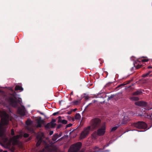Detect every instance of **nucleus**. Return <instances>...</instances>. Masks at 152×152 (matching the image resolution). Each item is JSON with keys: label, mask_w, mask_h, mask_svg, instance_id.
<instances>
[{"label": "nucleus", "mask_w": 152, "mask_h": 152, "mask_svg": "<svg viewBox=\"0 0 152 152\" xmlns=\"http://www.w3.org/2000/svg\"><path fill=\"white\" fill-rule=\"evenodd\" d=\"M10 90L13 92V93L10 94V96L7 98V101L9 103L10 105L14 107H17L18 106V103L21 105H22L21 99H18L16 96V92L14 91L12 88H11Z\"/></svg>", "instance_id": "f257e3e1"}, {"label": "nucleus", "mask_w": 152, "mask_h": 152, "mask_svg": "<svg viewBox=\"0 0 152 152\" xmlns=\"http://www.w3.org/2000/svg\"><path fill=\"white\" fill-rule=\"evenodd\" d=\"M2 113L3 117L1 118L0 123V136L1 137L3 135V134L1 132L3 127L4 126L8 124L9 120V116L5 111H4Z\"/></svg>", "instance_id": "f03ea898"}, {"label": "nucleus", "mask_w": 152, "mask_h": 152, "mask_svg": "<svg viewBox=\"0 0 152 152\" xmlns=\"http://www.w3.org/2000/svg\"><path fill=\"white\" fill-rule=\"evenodd\" d=\"M101 120L98 118H95L92 119L90 122L91 128L95 129L100 127L101 126Z\"/></svg>", "instance_id": "7ed1b4c3"}, {"label": "nucleus", "mask_w": 152, "mask_h": 152, "mask_svg": "<svg viewBox=\"0 0 152 152\" xmlns=\"http://www.w3.org/2000/svg\"><path fill=\"white\" fill-rule=\"evenodd\" d=\"M131 126L139 129H145L147 127V125L145 122L140 121L133 123L132 124Z\"/></svg>", "instance_id": "20e7f679"}, {"label": "nucleus", "mask_w": 152, "mask_h": 152, "mask_svg": "<svg viewBox=\"0 0 152 152\" xmlns=\"http://www.w3.org/2000/svg\"><path fill=\"white\" fill-rule=\"evenodd\" d=\"M82 146L81 142H78L71 145L68 150V152H77Z\"/></svg>", "instance_id": "39448f33"}, {"label": "nucleus", "mask_w": 152, "mask_h": 152, "mask_svg": "<svg viewBox=\"0 0 152 152\" xmlns=\"http://www.w3.org/2000/svg\"><path fill=\"white\" fill-rule=\"evenodd\" d=\"M90 130L91 127L90 126L84 128L80 133V138L83 139L86 137L89 134Z\"/></svg>", "instance_id": "423d86ee"}, {"label": "nucleus", "mask_w": 152, "mask_h": 152, "mask_svg": "<svg viewBox=\"0 0 152 152\" xmlns=\"http://www.w3.org/2000/svg\"><path fill=\"white\" fill-rule=\"evenodd\" d=\"M18 113L22 116H24L25 115L26 110L25 107L21 105L20 107H19L18 109Z\"/></svg>", "instance_id": "0eeeda50"}, {"label": "nucleus", "mask_w": 152, "mask_h": 152, "mask_svg": "<svg viewBox=\"0 0 152 152\" xmlns=\"http://www.w3.org/2000/svg\"><path fill=\"white\" fill-rule=\"evenodd\" d=\"M106 127L104 126L99 128L97 130V133L99 136L103 135L105 132Z\"/></svg>", "instance_id": "6e6552de"}, {"label": "nucleus", "mask_w": 152, "mask_h": 152, "mask_svg": "<svg viewBox=\"0 0 152 152\" xmlns=\"http://www.w3.org/2000/svg\"><path fill=\"white\" fill-rule=\"evenodd\" d=\"M135 104L136 105L144 107H145L147 105V103L146 102L143 101L137 102H135Z\"/></svg>", "instance_id": "1a4fd4ad"}, {"label": "nucleus", "mask_w": 152, "mask_h": 152, "mask_svg": "<svg viewBox=\"0 0 152 152\" xmlns=\"http://www.w3.org/2000/svg\"><path fill=\"white\" fill-rule=\"evenodd\" d=\"M4 144V145H6V147H8L11 144L10 142H7L8 141V138L5 137H4L3 138Z\"/></svg>", "instance_id": "9d476101"}, {"label": "nucleus", "mask_w": 152, "mask_h": 152, "mask_svg": "<svg viewBox=\"0 0 152 152\" xmlns=\"http://www.w3.org/2000/svg\"><path fill=\"white\" fill-rule=\"evenodd\" d=\"M52 151L51 147L49 145H47L45 146L42 150L39 152H51Z\"/></svg>", "instance_id": "9b49d317"}, {"label": "nucleus", "mask_w": 152, "mask_h": 152, "mask_svg": "<svg viewBox=\"0 0 152 152\" xmlns=\"http://www.w3.org/2000/svg\"><path fill=\"white\" fill-rule=\"evenodd\" d=\"M37 139L38 140V141L36 143V146L38 147L40 145L41 143L43 140L42 137L40 136L39 135L37 136Z\"/></svg>", "instance_id": "f8f14e48"}, {"label": "nucleus", "mask_w": 152, "mask_h": 152, "mask_svg": "<svg viewBox=\"0 0 152 152\" xmlns=\"http://www.w3.org/2000/svg\"><path fill=\"white\" fill-rule=\"evenodd\" d=\"M129 120V118L127 116H124V118L122 119L121 122V124H125L127 123V122Z\"/></svg>", "instance_id": "ddd939ff"}, {"label": "nucleus", "mask_w": 152, "mask_h": 152, "mask_svg": "<svg viewBox=\"0 0 152 152\" xmlns=\"http://www.w3.org/2000/svg\"><path fill=\"white\" fill-rule=\"evenodd\" d=\"M61 118V116H59L58 117V122L64 124H67V121L65 120L62 119Z\"/></svg>", "instance_id": "4468645a"}, {"label": "nucleus", "mask_w": 152, "mask_h": 152, "mask_svg": "<svg viewBox=\"0 0 152 152\" xmlns=\"http://www.w3.org/2000/svg\"><path fill=\"white\" fill-rule=\"evenodd\" d=\"M98 136H99L97 132L96 131H95L91 134V137L93 139L96 140L98 138Z\"/></svg>", "instance_id": "2eb2a0df"}, {"label": "nucleus", "mask_w": 152, "mask_h": 152, "mask_svg": "<svg viewBox=\"0 0 152 152\" xmlns=\"http://www.w3.org/2000/svg\"><path fill=\"white\" fill-rule=\"evenodd\" d=\"M142 93V90L141 89H139L137 90L136 91L134 92L132 94V95L134 96H137L140 95Z\"/></svg>", "instance_id": "dca6fc26"}, {"label": "nucleus", "mask_w": 152, "mask_h": 152, "mask_svg": "<svg viewBox=\"0 0 152 152\" xmlns=\"http://www.w3.org/2000/svg\"><path fill=\"white\" fill-rule=\"evenodd\" d=\"M15 91L21 90L23 91V88L21 86L17 85L15 86Z\"/></svg>", "instance_id": "f3484780"}, {"label": "nucleus", "mask_w": 152, "mask_h": 152, "mask_svg": "<svg viewBox=\"0 0 152 152\" xmlns=\"http://www.w3.org/2000/svg\"><path fill=\"white\" fill-rule=\"evenodd\" d=\"M59 137L58 136V134H55L53 136L52 140L53 141H55Z\"/></svg>", "instance_id": "a211bd4d"}, {"label": "nucleus", "mask_w": 152, "mask_h": 152, "mask_svg": "<svg viewBox=\"0 0 152 152\" xmlns=\"http://www.w3.org/2000/svg\"><path fill=\"white\" fill-rule=\"evenodd\" d=\"M117 125H118V126H115L112 128V129H111V132L114 131L116 130L118 128V127L120 126L121 125V123L120 122H119L117 124Z\"/></svg>", "instance_id": "6ab92c4d"}, {"label": "nucleus", "mask_w": 152, "mask_h": 152, "mask_svg": "<svg viewBox=\"0 0 152 152\" xmlns=\"http://www.w3.org/2000/svg\"><path fill=\"white\" fill-rule=\"evenodd\" d=\"M130 99L131 100L134 101H137L139 100V98L138 97L133 96L130 98Z\"/></svg>", "instance_id": "aec40b11"}, {"label": "nucleus", "mask_w": 152, "mask_h": 152, "mask_svg": "<svg viewBox=\"0 0 152 152\" xmlns=\"http://www.w3.org/2000/svg\"><path fill=\"white\" fill-rule=\"evenodd\" d=\"M32 121L30 119H28L26 121V124L27 125H30L32 124Z\"/></svg>", "instance_id": "412c9836"}, {"label": "nucleus", "mask_w": 152, "mask_h": 152, "mask_svg": "<svg viewBox=\"0 0 152 152\" xmlns=\"http://www.w3.org/2000/svg\"><path fill=\"white\" fill-rule=\"evenodd\" d=\"M80 117V115L79 113H76L75 117V118L76 119H79Z\"/></svg>", "instance_id": "4be33fe9"}, {"label": "nucleus", "mask_w": 152, "mask_h": 152, "mask_svg": "<svg viewBox=\"0 0 152 152\" xmlns=\"http://www.w3.org/2000/svg\"><path fill=\"white\" fill-rule=\"evenodd\" d=\"M80 103V101L76 100L72 102V103L75 105H77Z\"/></svg>", "instance_id": "5701e85b"}, {"label": "nucleus", "mask_w": 152, "mask_h": 152, "mask_svg": "<svg viewBox=\"0 0 152 152\" xmlns=\"http://www.w3.org/2000/svg\"><path fill=\"white\" fill-rule=\"evenodd\" d=\"M42 126V123L39 121V120L38 121L37 124V128H40Z\"/></svg>", "instance_id": "b1692460"}, {"label": "nucleus", "mask_w": 152, "mask_h": 152, "mask_svg": "<svg viewBox=\"0 0 152 152\" xmlns=\"http://www.w3.org/2000/svg\"><path fill=\"white\" fill-rule=\"evenodd\" d=\"M50 124L51 125V126L52 128H54L55 127L56 124V123H50Z\"/></svg>", "instance_id": "393cba45"}, {"label": "nucleus", "mask_w": 152, "mask_h": 152, "mask_svg": "<svg viewBox=\"0 0 152 152\" xmlns=\"http://www.w3.org/2000/svg\"><path fill=\"white\" fill-rule=\"evenodd\" d=\"M50 127H51V125L50 124V123H48L45 126V127L46 128H50Z\"/></svg>", "instance_id": "a878e982"}, {"label": "nucleus", "mask_w": 152, "mask_h": 152, "mask_svg": "<svg viewBox=\"0 0 152 152\" xmlns=\"http://www.w3.org/2000/svg\"><path fill=\"white\" fill-rule=\"evenodd\" d=\"M126 85V83H122L119 85L117 87V88H120L122 86H124Z\"/></svg>", "instance_id": "bb28decb"}, {"label": "nucleus", "mask_w": 152, "mask_h": 152, "mask_svg": "<svg viewBox=\"0 0 152 152\" xmlns=\"http://www.w3.org/2000/svg\"><path fill=\"white\" fill-rule=\"evenodd\" d=\"M19 137V136L18 135L16 136H14L13 137V139L14 140H16Z\"/></svg>", "instance_id": "cd10ccee"}, {"label": "nucleus", "mask_w": 152, "mask_h": 152, "mask_svg": "<svg viewBox=\"0 0 152 152\" xmlns=\"http://www.w3.org/2000/svg\"><path fill=\"white\" fill-rule=\"evenodd\" d=\"M114 96H115V95H112L110 96H108V97L107 99L108 101H109V100L111 99H112L114 97Z\"/></svg>", "instance_id": "c85d7f7f"}, {"label": "nucleus", "mask_w": 152, "mask_h": 152, "mask_svg": "<svg viewBox=\"0 0 152 152\" xmlns=\"http://www.w3.org/2000/svg\"><path fill=\"white\" fill-rule=\"evenodd\" d=\"M142 65H138L136 66L135 65V64H134V66L136 67V69H138L142 66Z\"/></svg>", "instance_id": "c756f323"}, {"label": "nucleus", "mask_w": 152, "mask_h": 152, "mask_svg": "<svg viewBox=\"0 0 152 152\" xmlns=\"http://www.w3.org/2000/svg\"><path fill=\"white\" fill-rule=\"evenodd\" d=\"M149 75V73H147L146 74H144L142 75V77H146Z\"/></svg>", "instance_id": "7c9ffc66"}, {"label": "nucleus", "mask_w": 152, "mask_h": 152, "mask_svg": "<svg viewBox=\"0 0 152 152\" xmlns=\"http://www.w3.org/2000/svg\"><path fill=\"white\" fill-rule=\"evenodd\" d=\"M72 124H67L66 126V127L65 129L69 127H71L72 126Z\"/></svg>", "instance_id": "2f4dec72"}, {"label": "nucleus", "mask_w": 152, "mask_h": 152, "mask_svg": "<svg viewBox=\"0 0 152 152\" xmlns=\"http://www.w3.org/2000/svg\"><path fill=\"white\" fill-rule=\"evenodd\" d=\"M110 144V142L106 144V145H105L103 146V149H105L106 147H108L109 146Z\"/></svg>", "instance_id": "473e14b6"}, {"label": "nucleus", "mask_w": 152, "mask_h": 152, "mask_svg": "<svg viewBox=\"0 0 152 152\" xmlns=\"http://www.w3.org/2000/svg\"><path fill=\"white\" fill-rule=\"evenodd\" d=\"M29 136V134L27 133H25L23 135V137L25 138L28 137Z\"/></svg>", "instance_id": "72a5a7b5"}, {"label": "nucleus", "mask_w": 152, "mask_h": 152, "mask_svg": "<svg viewBox=\"0 0 152 152\" xmlns=\"http://www.w3.org/2000/svg\"><path fill=\"white\" fill-rule=\"evenodd\" d=\"M11 135L12 136L14 135H15V133L14 132V130L13 129H11Z\"/></svg>", "instance_id": "f704fd0d"}, {"label": "nucleus", "mask_w": 152, "mask_h": 152, "mask_svg": "<svg viewBox=\"0 0 152 152\" xmlns=\"http://www.w3.org/2000/svg\"><path fill=\"white\" fill-rule=\"evenodd\" d=\"M37 112H38L39 113H40V114H41V115H44V116H45V118H48L46 117L45 115L44 114V113H42V112H40V111H37Z\"/></svg>", "instance_id": "c9c22d12"}, {"label": "nucleus", "mask_w": 152, "mask_h": 152, "mask_svg": "<svg viewBox=\"0 0 152 152\" xmlns=\"http://www.w3.org/2000/svg\"><path fill=\"white\" fill-rule=\"evenodd\" d=\"M62 126V124H59L58 125L57 128L58 129H60V128H61Z\"/></svg>", "instance_id": "e433bc0d"}, {"label": "nucleus", "mask_w": 152, "mask_h": 152, "mask_svg": "<svg viewBox=\"0 0 152 152\" xmlns=\"http://www.w3.org/2000/svg\"><path fill=\"white\" fill-rule=\"evenodd\" d=\"M132 81V80H130L128 81H127V82H126L125 83H126V84H129Z\"/></svg>", "instance_id": "4c0bfd02"}, {"label": "nucleus", "mask_w": 152, "mask_h": 152, "mask_svg": "<svg viewBox=\"0 0 152 152\" xmlns=\"http://www.w3.org/2000/svg\"><path fill=\"white\" fill-rule=\"evenodd\" d=\"M89 98V97L88 96H84L85 99L86 100H88V99Z\"/></svg>", "instance_id": "58836bf2"}, {"label": "nucleus", "mask_w": 152, "mask_h": 152, "mask_svg": "<svg viewBox=\"0 0 152 152\" xmlns=\"http://www.w3.org/2000/svg\"><path fill=\"white\" fill-rule=\"evenodd\" d=\"M142 62H146L148 61V59H143L142 60Z\"/></svg>", "instance_id": "ea45409f"}, {"label": "nucleus", "mask_w": 152, "mask_h": 152, "mask_svg": "<svg viewBox=\"0 0 152 152\" xmlns=\"http://www.w3.org/2000/svg\"><path fill=\"white\" fill-rule=\"evenodd\" d=\"M58 113H59L58 112H55L53 114V115H54V116H55V115H56L57 114H58Z\"/></svg>", "instance_id": "a19ab883"}, {"label": "nucleus", "mask_w": 152, "mask_h": 152, "mask_svg": "<svg viewBox=\"0 0 152 152\" xmlns=\"http://www.w3.org/2000/svg\"><path fill=\"white\" fill-rule=\"evenodd\" d=\"M56 122V119H53L52 120H51V121L50 122V123H55Z\"/></svg>", "instance_id": "79ce46f5"}, {"label": "nucleus", "mask_w": 152, "mask_h": 152, "mask_svg": "<svg viewBox=\"0 0 152 152\" xmlns=\"http://www.w3.org/2000/svg\"><path fill=\"white\" fill-rule=\"evenodd\" d=\"M53 131H50L49 132V135H51L52 134H53Z\"/></svg>", "instance_id": "37998d69"}, {"label": "nucleus", "mask_w": 152, "mask_h": 152, "mask_svg": "<svg viewBox=\"0 0 152 152\" xmlns=\"http://www.w3.org/2000/svg\"><path fill=\"white\" fill-rule=\"evenodd\" d=\"M98 149H99V147H98L97 146H96L93 149L94 150H96Z\"/></svg>", "instance_id": "c03bdc74"}, {"label": "nucleus", "mask_w": 152, "mask_h": 152, "mask_svg": "<svg viewBox=\"0 0 152 152\" xmlns=\"http://www.w3.org/2000/svg\"><path fill=\"white\" fill-rule=\"evenodd\" d=\"M110 151L109 150H105L104 151H102V152H109Z\"/></svg>", "instance_id": "a18cd8bd"}, {"label": "nucleus", "mask_w": 152, "mask_h": 152, "mask_svg": "<svg viewBox=\"0 0 152 152\" xmlns=\"http://www.w3.org/2000/svg\"><path fill=\"white\" fill-rule=\"evenodd\" d=\"M61 135H62L61 133H60V134H58V137H61Z\"/></svg>", "instance_id": "49530a36"}, {"label": "nucleus", "mask_w": 152, "mask_h": 152, "mask_svg": "<svg viewBox=\"0 0 152 152\" xmlns=\"http://www.w3.org/2000/svg\"><path fill=\"white\" fill-rule=\"evenodd\" d=\"M72 112V111H69L67 113L69 115H70L71 114Z\"/></svg>", "instance_id": "de8ad7c7"}, {"label": "nucleus", "mask_w": 152, "mask_h": 152, "mask_svg": "<svg viewBox=\"0 0 152 152\" xmlns=\"http://www.w3.org/2000/svg\"><path fill=\"white\" fill-rule=\"evenodd\" d=\"M39 120V121H40V122L41 121V122H43V120H42L41 119V118H40V119H39L38 120Z\"/></svg>", "instance_id": "09e8293b"}, {"label": "nucleus", "mask_w": 152, "mask_h": 152, "mask_svg": "<svg viewBox=\"0 0 152 152\" xmlns=\"http://www.w3.org/2000/svg\"><path fill=\"white\" fill-rule=\"evenodd\" d=\"M148 69L152 68V66H148Z\"/></svg>", "instance_id": "8fccbe9b"}, {"label": "nucleus", "mask_w": 152, "mask_h": 152, "mask_svg": "<svg viewBox=\"0 0 152 152\" xmlns=\"http://www.w3.org/2000/svg\"><path fill=\"white\" fill-rule=\"evenodd\" d=\"M134 67H132L131 68V70L132 71H133V70L134 69Z\"/></svg>", "instance_id": "3c124183"}, {"label": "nucleus", "mask_w": 152, "mask_h": 152, "mask_svg": "<svg viewBox=\"0 0 152 152\" xmlns=\"http://www.w3.org/2000/svg\"><path fill=\"white\" fill-rule=\"evenodd\" d=\"M96 101L95 100H94L92 101V103H95L96 102Z\"/></svg>", "instance_id": "603ef678"}, {"label": "nucleus", "mask_w": 152, "mask_h": 152, "mask_svg": "<svg viewBox=\"0 0 152 152\" xmlns=\"http://www.w3.org/2000/svg\"><path fill=\"white\" fill-rule=\"evenodd\" d=\"M77 110V109L76 108H75V109H73V111L74 112H75Z\"/></svg>", "instance_id": "864d4df0"}, {"label": "nucleus", "mask_w": 152, "mask_h": 152, "mask_svg": "<svg viewBox=\"0 0 152 152\" xmlns=\"http://www.w3.org/2000/svg\"><path fill=\"white\" fill-rule=\"evenodd\" d=\"M103 149V148H99V150H103V149Z\"/></svg>", "instance_id": "5fc2aeb1"}, {"label": "nucleus", "mask_w": 152, "mask_h": 152, "mask_svg": "<svg viewBox=\"0 0 152 152\" xmlns=\"http://www.w3.org/2000/svg\"><path fill=\"white\" fill-rule=\"evenodd\" d=\"M84 150H81L80 152H84Z\"/></svg>", "instance_id": "6e6d98bb"}, {"label": "nucleus", "mask_w": 152, "mask_h": 152, "mask_svg": "<svg viewBox=\"0 0 152 152\" xmlns=\"http://www.w3.org/2000/svg\"><path fill=\"white\" fill-rule=\"evenodd\" d=\"M151 72V71H149L148 72V73H149V75L150 74V73Z\"/></svg>", "instance_id": "4d7b16f0"}, {"label": "nucleus", "mask_w": 152, "mask_h": 152, "mask_svg": "<svg viewBox=\"0 0 152 152\" xmlns=\"http://www.w3.org/2000/svg\"><path fill=\"white\" fill-rule=\"evenodd\" d=\"M93 152H99V151H95Z\"/></svg>", "instance_id": "13d9d810"}, {"label": "nucleus", "mask_w": 152, "mask_h": 152, "mask_svg": "<svg viewBox=\"0 0 152 152\" xmlns=\"http://www.w3.org/2000/svg\"><path fill=\"white\" fill-rule=\"evenodd\" d=\"M150 117H151V116H152V113H151L150 114Z\"/></svg>", "instance_id": "bf43d9fd"}, {"label": "nucleus", "mask_w": 152, "mask_h": 152, "mask_svg": "<svg viewBox=\"0 0 152 152\" xmlns=\"http://www.w3.org/2000/svg\"><path fill=\"white\" fill-rule=\"evenodd\" d=\"M72 100V99L71 98H70L69 99V100L71 101V100Z\"/></svg>", "instance_id": "052dcab7"}, {"label": "nucleus", "mask_w": 152, "mask_h": 152, "mask_svg": "<svg viewBox=\"0 0 152 152\" xmlns=\"http://www.w3.org/2000/svg\"><path fill=\"white\" fill-rule=\"evenodd\" d=\"M3 152H7V151H3Z\"/></svg>", "instance_id": "680f3d73"}, {"label": "nucleus", "mask_w": 152, "mask_h": 152, "mask_svg": "<svg viewBox=\"0 0 152 152\" xmlns=\"http://www.w3.org/2000/svg\"><path fill=\"white\" fill-rule=\"evenodd\" d=\"M62 138H61L60 139H59V140H61V139Z\"/></svg>", "instance_id": "e2e57ef3"}, {"label": "nucleus", "mask_w": 152, "mask_h": 152, "mask_svg": "<svg viewBox=\"0 0 152 152\" xmlns=\"http://www.w3.org/2000/svg\"><path fill=\"white\" fill-rule=\"evenodd\" d=\"M72 92H71V95H72Z\"/></svg>", "instance_id": "0e129e2a"}, {"label": "nucleus", "mask_w": 152, "mask_h": 152, "mask_svg": "<svg viewBox=\"0 0 152 152\" xmlns=\"http://www.w3.org/2000/svg\"><path fill=\"white\" fill-rule=\"evenodd\" d=\"M142 58H145V57H144V56H143V57H142Z\"/></svg>", "instance_id": "69168bd1"}, {"label": "nucleus", "mask_w": 152, "mask_h": 152, "mask_svg": "<svg viewBox=\"0 0 152 152\" xmlns=\"http://www.w3.org/2000/svg\"><path fill=\"white\" fill-rule=\"evenodd\" d=\"M91 104V103H90V104Z\"/></svg>", "instance_id": "338daca9"}, {"label": "nucleus", "mask_w": 152, "mask_h": 152, "mask_svg": "<svg viewBox=\"0 0 152 152\" xmlns=\"http://www.w3.org/2000/svg\"><path fill=\"white\" fill-rule=\"evenodd\" d=\"M91 104V103H90V104Z\"/></svg>", "instance_id": "774afa93"}]
</instances>
